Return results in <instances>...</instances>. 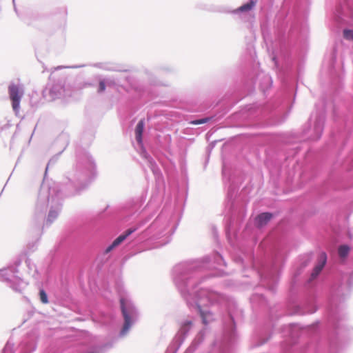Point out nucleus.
<instances>
[{
    "instance_id": "9",
    "label": "nucleus",
    "mask_w": 353,
    "mask_h": 353,
    "mask_svg": "<svg viewBox=\"0 0 353 353\" xmlns=\"http://www.w3.org/2000/svg\"><path fill=\"white\" fill-rule=\"evenodd\" d=\"M343 37L350 41L353 40V31L351 30H343Z\"/></svg>"
},
{
    "instance_id": "13",
    "label": "nucleus",
    "mask_w": 353,
    "mask_h": 353,
    "mask_svg": "<svg viewBox=\"0 0 353 353\" xmlns=\"http://www.w3.org/2000/svg\"><path fill=\"white\" fill-rule=\"evenodd\" d=\"M192 325V322L191 321H186L183 326H190Z\"/></svg>"
},
{
    "instance_id": "3",
    "label": "nucleus",
    "mask_w": 353,
    "mask_h": 353,
    "mask_svg": "<svg viewBox=\"0 0 353 353\" xmlns=\"http://www.w3.org/2000/svg\"><path fill=\"white\" fill-rule=\"evenodd\" d=\"M327 262V255L325 252H322L319 256L318 263L315 265L311 274V277L315 279L322 271Z\"/></svg>"
},
{
    "instance_id": "7",
    "label": "nucleus",
    "mask_w": 353,
    "mask_h": 353,
    "mask_svg": "<svg viewBox=\"0 0 353 353\" xmlns=\"http://www.w3.org/2000/svg\"><path fill=\"white\" fill-rule=\"evenodd\" d=\"M350 251V248L347 245H343L339 248L338 252L340 257H345Z\"/></svg>"
},
{
    "instance_id": "5",
    "label": "nucleus",
    "mask_w": 353,
    "mask_h": 353,
    "mask_svg": "<svg viewBox=\"0 0 353 353\" xmlns=\"http://www.w3.org/2000/svg\"><path fill=\"white\" fill-rule=\"evenodd\" d=\"M272 214L271 213L265 212L259 214L256 217L257 226L261 228L266 225L268 222L272 219Z\"/></svg>"
},
{
    "instance_id": "4",
    "label": "nucleus",
    "mask_w": 353,
    "mask_h": 353,
    "mask_svg": "<svg viewBox=\"0 0 353 353\" xmlns=\"http://www.w3.org/2000/svg\"><path fill=\"white\" fill-rule=\"evenodd\" d=\"M135 230L136 229L130 228L127 230L123 234L119 236L117 239L114 240L112 244L107 248L106 252H110L114 248L121 244L124 240L126 239L128 236L132 234Z\"/></svg>"
},
{
    "instance_id": "11",
    "label": "nucleus",
    "mask_w": 353,
    "mask_h": 353,
    "mask_svg": "<svg viewBox=\"0 0 353 353\" xmlns=\"http://www.w3.org/2000/svg\"><path fill=\"white\" fill-rule=\"evenodd\" d=\"M39 296H40L41 301L43 303H48V296H47L46 292L43 290H40Z\"/></svg>"
},
{
    "instance_id": "8",
    "label": "nucleus",
    "mask_w": 353,
    "mask_h": 353,
    "mask_svg": "<svg viewBox=\"0 0 353 353\" xmlns=\"http://www.w3.org/2000/svg\"><path fill=\"white\" fill-rule=\"evenodd\" d=\"M255 6V1L251 0L247 3L241 6L239 10L241 12H245L252 10Z\"/></svg>"
},
{
    "instance_id": "12",
    "label": "nucleus",
    "mask_w": 353,
    "mask_h": 353,
    "mask_svg": "<svg viewBox=\"0 0 353 353\" xmlns=\"http://www.w3.org/2000/svg\"><path fill=\"white\" fill-rule=\"evenodd\" d=\"M105 90V82H104L103 81H101L99 82L98 92H103Z\"/></svg>"
},
{
    "instance_id": "14",
    "label": "nucleus",
    "mask_w": 353,
    "mask_h": 353,
    "mask_svg": "<svg viewBox=\"0 0 353 353\" xmlns=\"http://www.w3.org/2000/svg\"><path fill=\"white\" fill-rule=\"evenodd\" d=\"M201 316H202V317H203V321L204 323H206V321H205V316H204V314H203V312H201Z\"/></svg>"
},
{
    "instance_id": "10",
    "label": "nucleus",
    "mask_w": 353,
    "mask_h": 353,
    "mask_svg": "<svg viewBox=\"0 0 353 353\" xmlns=\"http://www.w3.org/2000/svg\"><path fill=\"white\" fill-rule=\"evenodd\" d=\"M210 119H211L210 117H206V118L201 119H197V120L192 121L190 122V123L193 124V125L203 124V123H205L208 122Z\"/></svg>"
},
{
    "instance_id": "1",
    "label": "nucleus",
    "mask_w": 353,
    "mask_h": 353,
    "mask_svg": "<svg viewBox=\"0 0 353 353\" xmlns=\"http://www.w3.org/2000/svg\"><path fill=\"white\" fill-rule=\"evenodd\" d=\"M10 99L12 101V106L15 112H18L20 106V101L23 94L21 88L17 85L11 84L8 87Z\"/></svg>"
},
{
    "instance_id": "6",
    "label": "nucleus",
    "mask_w": 353,
    "mask_h": 353,
    "mask_svg": "<svg viewBox=\"0 0 353 353\" xmlns=\"http://www.w3.org/2000/svg\"><path fill=\"white\" fill-rule=\"evenodd\" d=\"M144 129V121L143 119L140 120L137 125L135 129L136 139L139 143H142V134Z\"/></svg>"
},
{
    "instance_id": "2",
    "label": "nucleus",
    "mask_w": 353,
    "mask_h": 353,
    "mask_svg": "<svg viewBox=\"0 0 353 353\" xmlns=\"http://www.w3.org/2000/svg\"><path fill=\"white\" fill-rule=\"evenodd\" d=\"M120 303H121V312H122V314H123V316L124 318V324H123V328L121 331V334L122 335H124L128 332L129 329L130 328V327L132 325V318L130 314V312L128 311V309L125 306V304H126L125 299L121 298Z\"/></svg>"
}]
</instances>
